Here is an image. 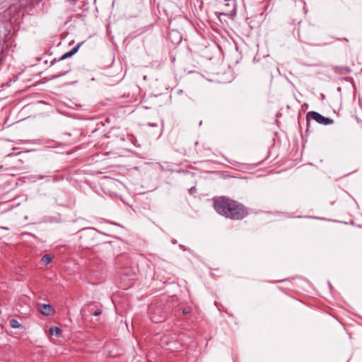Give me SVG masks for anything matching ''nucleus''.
Wrapping results in <instances>:
<instances>
[{"label": "nucleus", "mask_w": 362, "mask_h": 362, "mask_svg": "<svg viewBox=\"0 0 362 362\" xmlns=\"http://www.w3.org/2000/svg\"><path fill=\"white\" fill-rule=\"evenodd\" d=\"M214 206L217 213L230 219L240 220L247 215L244 206L225 197L215 201Z\"/></svg>", "instance_id": "1"}, {"label": "nucleus", "mask_w": 362, "mask_h": 362, "mask_svg": "<svg viewBox=\"0 0 362 362\" xmlns=\"http://www.w3.org/2000/svg\"><path fill=\"white\" fill-rule=\"evenodd\" d=\"M313 119L319 124L329 125L333 123V120L329 117H325L320 113L314 111L309 112L307 115V120Z\"/></svg>", "instance_id": "2"}, {"label": "nucleus", "mask_w": 362, "mask_h": 362, "mask_svg": "<svg viewBox=\"0 0 362 362\" xmlns=\"http://www.w3.org/2000/svg\"><path fill=\"white\" fill-rule=\"evenodd\" d=\"M40 313L47 316H49L54 314V310L53 307L49 304H42L39 308Z\"/></svg>", "instance_id": "3"}, {"label": "nucleus", "mask_w": 362, "mask_h": 362, "mask_svg": "<svg viewBox=\"0 0 362 362\" xmlns=\"http://www.w3.org/2000/svg\"><path fill=\"white\" fill-rule=\"evenodd\" d=\"M81 45V43H78L76 47H74V48H72L70 51H69V52H66L65 54H64L60 57V59H59V61H61V60L65 59H66V58H68V57H70L73 56L74 54H75L78 52V49H79V47H80Z\"/></svg>", "instance_id": "4"}, {"label": "nucleus", "mask_w": 362, "mask_h": 362, "mask_svg": "<svg viewBox=\"0 0 362 362\" xmlns=\"http://www.w3.org/2000/svg\"><path fill=\"white\" fill-rule=\"evenodd\" d=\"M52 261V257L49 254L43 255L40 260L41 263L45 265H48Z\"/></svg>", "instance_id": "5"}, {"label": "nucleus", "mask_w": 362, "mask_h": 362, "mask_svg": "<svg viewBox=\"0 0 362 362\" xmlns=\"http://www.w3.org/2000/svg\"><path fill=\"white\" fill-rule=\"evenodd\" d=\"M49 332L52 335H54L57 337H60L62 335V330L59 327H50Z\"/></svg>", "instance_id": "6"}, {"label": "nucleus", "mask_w": 362, "mask_h": 362, "mask_svg": "<svg viewBox=\"0 0 362 362\" xmlns=\"http://www.w3.org/2000/svg\"><path fill=\"white\" fill-rule=\"evenodd\" d=\"M334 70L342 74H348L351 71V69L347 66H336Z\"/></svg>", "instance_id": "7"}, {"label": "nucleus", "mask_w": 362, "mask_h": 362, "mask_svg": "<svg viewBox=\"0 0 362 362\" xmlns=\"http://www.w3.org/2000/svg\"><path fill=\"white\" fill-rule=\"evenodd\" d=\"M9 323H10L11 327L13 329L20 328L21 327V325L20 324V322L16 319L10 320Z\"/></svg>", "instance_id": "8"}, {"label": "nucleus", "mask_w": 362, "mask_h": 362, "mask_svg": "<svg viewBox=\"0 0 362 362\" xmlns=\"http://www.w3.org/2000/svg\"><path fill=\"white\" fill-rule=\"evenodd\" d=\"M69 71H70V69H68L67 70L64 71L63 73H62V74H58V75H57V76H54L53 78H59V77H60V76H64V75H65L66 73H68Z\"/></svg>", "instance_id": "9"}, {"label": "nucleus", "mask_w": 362, "mask_h": 362, "mask_svg": "<svg viewBox=\"0 0 362 362\" xmlns=\"http://www.w3.org/2000/svg\"><path fill=\"white\" fill-rule=\"evenodd\" d=\"M102 314V310H100V309H98L96 310L94 313H93V315L94 316H99Z\"/></svg>", "instance_id": "10"}, {"label": "nucleus", "mask_w": 362, "mask_h": 362, "mask_svg": "<svg viewBox=\"0 0 362 362\" xmlns=\"http://www.w3.org/2000/svg\"><path fill=\"white\" fill-rule=\"evenodd\" d=\"M194 190H195V187H191V189H189V193L192 194Z\"/></svg>", "instance_id": "11"}, {"label": "nucleus", "mask_w": 362, "mask_h": 362, "mask_svg": "<svg viewBox=\"0 0 362 362\" xmlns=\"http://www.w3.org/2000/svg\"><path fill=\"white\" fill-rule=\"evenodd\" d=\"M66 1H69V2L76 3L78 0H66Z\"/></svg>", "instance_id": "12"}, {"label": "nucleus", "mask_w": 362, "mask_h": 362, "mask_svg": "<svg viewBox=\"0 0 362 362\" xmlns=\"http://www.w3.org/2000/svg\"><path fill=\"white\" fill-rule=\"evenodd\" d=\"M1 228L4 230H8V228L7 227H1Z\"/></svg>", "instance_id": "13"}]
</instances>
